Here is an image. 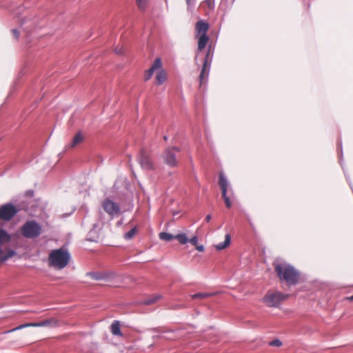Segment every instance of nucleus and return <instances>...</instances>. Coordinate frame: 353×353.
<instances>
[{
    "instance_id": "2f4dec72",
    "label": "nucleus",
    "mask_w": 353,
    "mask_h": 353,
    "mask_svg": "<svg viewBox=\"0 0 353 353\" xmlns=\"http://www.w3.org/2000/svg\"><path fill=\"white\" fill-rule=\"evenodd\" d=\"M33 327H47V323L46 321L39 323H33Z\"/></svg>"
},
{
    "instance_id": "6e6552de",
    "label": "nucleus",
    "mask_w": 353,
    "mask_h": 353,
    "mask_svg": "<svg viewBox=\"0 0 353 353\" xmlns=\"http://www.w3.org/2000/svg\"><path fill=\"white\" fill-rule=\"evenodd\" d=\"M219 184L221 190L222 197L225 201L227 208H230L232 205L229 196H227V190L228 187V181L223 172L219 173Z\"/></svg>"
},
{
    "instance_id": "4468645a",
    "label": "nucleus",
    "mask_w": 353,
    "mask_h": 353,
    "mask_svg": "<svg viewBox=\"0 0 353 353\" xmlns=\"http://www.w3.org/2000/svg\"><path fill=\"white\" fill-rule=\"evenodd\" d=\"M196 35L207 34V32L209 29V25L207 22L199 20L196 22L195 26Z\"/></svg>"
},
{
    "instance_id": "7ed1b4c3",
    "label": "nucleus",
    "mask_w": 353,
    "mask_h": 353,
    "mask_svg": "<svg viewBox=\"0 0 353 353\" xmlns=\"http://www.w3.org/2000/svg\"><path fill=\"white\" fill-rule=\"evenodd\" d=\"M41 228L34 221H27L22 227L23 235L28 239H34L41 234Z\"/></svg>"
},
{
    "instance_id": "a211bd4d",
    "label": "nucleus",
    "mask_w": 353,
    "mask_h": 353,
    "mask_svg": "<svg viewBox=\"0 0 353 353\" xmlns=\"http://www.w3.org/2000/svg\"><path fill=\"white\" fill-rule=\"evenodd\" d=\"M231 239L229 234H227L225 236V241L223 243H218L215 245V248L217 250H223L226 248L230 243Z\"/></svg>"
},
{
    "instance_id": "5701e85b",
    "label": "nucleus",
    "mask_w": 353,
    "mask_h": 353,
    "mask_svg": "<svg viewBox=\"0 0 353 353\" xmlns=\"http://www.w3.org/2000/svg\"><path fill=\"white\" fill-rule=\"evenodd\" d=\"M33 327V323H24V324H21L14 328H12V330H7V331H5L3 333H9V332H14V331H16V330H21L23 328H25V327Z\"/></svg>"
},
{
    "instance_id": "b1692460",
    "label": "nucleus",
    "mask_w": 353,
    "mask_h": 353,
    "mask_svg": "<svg viewBox=\"0 0 353 353\" xmlns=\"http://www.w3.org/2000/svg\"><path fill=\"white\" fill-rule=\"evenodd\" d=\"M14 254H15V252L13 250H9L7 252H3L1 250V262L6 261L9 258L14 256Z\"/></svg>"
},
{
    "instance_id": "72a5a7b5",
    "label": "nucleus",
    "mask_w": 353,
    "mask_h": 353,
    "mask_svg": "<svg viewBox=\"0 0 353 353\" xmlns=\"http://www.w3.org/2000/svg\"><path fill=\"white\" fill-rule=\"evenodd\" d=\"M114 52L118 54H121L123 53V47H117L114 49Z\"/></svg>"
},
{
    "instance_id": "2eb2a0df",
    "label": "nucleus",
    "mask_w": 353,
    "mask_h": 353,
    "mask_svg": "<svg viewBox=\"0 0 353 353\" xmlns=\"http://www.w3.org/2000/svg\"><path fill=\"white\" fill-rule=\"evenodd\" d=\"M196 37L198 39V52L195 57V60L196 61L199 52L201 51L206 46L209 37L207 34L196 35Z\"/></svg>"
},
{
    "instance_id": "a878e982",
    "label": "nucleus",
    "mask_w": 353,
    "mask_h": 353,
    "mask_svg": "<svg viewBox=\"0 0 353 353\" xmlns=\"http://www.w3.org/2000/svg\"><path fill=\"white\" fill-rule=\"evenodd\" d=\"M161 299V296L160 295H155L152 298L148 299L144 301V303L145 305H150L156 303L158 300Z\"/></svg>"
},
{
    "instance_id": "0eeeda50",
    "label": "nucleus",
    "mask_w": 353,
    "mask_h": 353,
    "mask_svg": "<svg viewBox=\"0 0 353 353\" xmlns=\"http://www.w3.org/2000/svg\"><path fill=\"white\" fill-rule=\"evenodd\" d=\"M102 206L105 212L111 216H118L121 213L120 205L110 199H105Z\"/></svg>"
},
{
    "instance_id": "c9c22d12",
    "label": "nucleus",
    "mask_w": 353,
    "mask_h": 353,
    "mask_svg": "<svg viewBox=\"0 0 353 353\" xmlns=\"http://www.w3.org/2000/svg\"><path fill=\"white\" fill-rule=\"evenodd\" d=\"M8 239V234L7 232L3 230H1V242L5 240V239Z\"/></svg>"
},
{
    "instance_id": "1a4fd4ad",
    "label": "nucleus",
    "mask_w": 353,
    "mask_h": 353,
    "mask_svg": "<svg viewBox=\"0 0 353 353\" xmlns=\"http://www.w3.org/2000/svg\"><path fill=\"white\" fill-rule=\"evenodd\" d=\"M19 211V208L12 203L1 205V220L10 221Z\"/></svg>"
},
{
    "instance_id": "e433bc0d",
    "label": "nucleus",
    "mask_w": 353,
    "mask_h": 353,
    "mask_svg": "<svg viewBox=\"0 0 353 353\" xmlns=\"http://www.w3.org/2000/svg\"><path fill=\"white\" fill-rule=\"evenodd\" d=\"M196 249L199 252H203L204 251V246L203 245H196Z\"/></svg>"
},
{
    "instance_id": "4c0bfd02",
    "label": "nucleus",
    "mask_w": 353,
    "mask_h": 353,
    "mask_svg": "<svg viewBox=\"0 0 353 353\" xmlns=\"http://www.w3.org/2000/svg\"><path fill=\"white\" fill-rule=\"evenodd\" d=\"M211 218H212V217H211V215H210V214L207 215V216H205V221H206V222H209V221L211 220Z\"/></svg>"
},
{
    "instance_id": "ea45409f",
    "label": "nucleus",
    "mask_w": 353,
    "mask_h": 353,
    "mask_svg": "<svg viewBox=\"0 0 353 353\" xmlns=\"http://www.w3.org/2000/svg\"><path fill=\"white\" fill-rule=\"evenodd\" d=\"M339 147L341 148V143H339Z\"/></svg>"
},
{
    "instance_id": "423d86ee",
    "label": "nucleus",
    "mask_w": 353,
    "mask_h": 353,
    "mask_svg": "<svg viewBox=\"0 0 353 353\" xmlns=\"http://www.w3.org/2000/svg\"><path fill=\"white\" fill-rule=\"evenodd\" d=\"M180 149L177 147L168 148L165 149L163 154V159L168 166L175 167L177 165V160L176 159V152H179Z\"/></svg>"
},
{
    "instance_id": "c756f323",
    "label": "nucleus",
    "mask_w": 353,
    "mask_h": 353,
    "mask_svg": "<svg viewBox=\"0 0 353 353\" xmlns=\"http://www.w3.org/2000/svg\"><path fill=\"white\" fill-rule=\"evenodd\" d=\"M46 322L47 323V326L55 327L57 325V321L54 319L46 320Z\"/></svg>"
},
{
    "instance_id": "412c9836",
    "label": "nucleus",
    "mask_w": 353,
    "mask_h": 353,
    "mask_svg": "<svg viewBox=\"0 0 353 353\" xmlns=\"http://www.w3.org/2000/svg\"><path fill=\"white\" fill-rule=\"evenodd\" d=\"M214 293H208V292H199L194 294H192L191 296L192 299H205L210 296H213Z\"/></svg>"
},
{
    "instance_id": "393cba45",
    "label": "nucleus",
    "mask_w": 353,
    "mask_h": 353,
    "mask_svg": "<svg viewBox=\"0 0 353 353\" xmlns=\"http://www.w3.org/2000/svg\"><path fill=\"white\" fill-rule=\"evenodd\" d=\"M196 0H185L187 5V10L190 12H192L196 4Z\"/></svg>"
},
{
    "instance_id": "dca6fc26",
    "label": "nucleus",
    "mask_w": 353,
    "mask_h": 353,
    "mask_svg": "<svg viewBox=\"0 0 353 353\" xmlns=\"http://www.w3.org/2000/svg\"><path fill=\"white\" fill-rule=\"evenodd\" d=\"M83 134H82V133L81 132H79L78 133H77L74 135V137L71 143H70L68 145H66V148H74L76 145H77L79 143H81L83 141Z\"/></svg>"
},
{
    "instance_id": "aec40b11",
    "label": "nucleus",
    "mask_w": 353,
    "mask_h": 353,
    "mask_svg": "<svg viewBox=\"0 0 353 353\" xmlns=\"http://www.w3.org/2000/svg\"><path fill=\"white\" fill-rule=\"evenodd\" d=\"M159 239L165 241H170L172 239H175V235L168 232H161L159 234Z\"/></svg>"
},
{
    "instance_id": "58836bf2",
    "label": "nucleus",
    "mask_w": 353,
    "mask_h": 353,
    "mask_svg": "<svg viewBox=\"0 0 353 353\" xmlns=\"http://www.w3.org/2000/svg\"><path fill=\"white\" fill-rule=\"evenodd\" d=\"M348 300H350V301H353V295L352 296H350L348 298H347Z\"/></svg>"
},
{
    "instance_id": "9d476101",
    "label": "nucleus",
    "mask_w": 353,
    "mask_h": 353,
    "mask_svg": "<svg viewBox=\"0 0 353 353\" xmlns=\"http://www.w3.org/2000/svg\"><path fill=\"white\" fill-rule=\"evenodd\" d=\"M211 61L212 57H210V50H208V52L206 53L205 58L203 63V67L200 74L201 84L205 82L208 79L209 72L210 70Z\"/></svg>"
},
{
    "instance_id": "f8f14e48",
    "label": "nucleus",
    "mask_w": 353,
    "mask_h": 353,
    "mask_svg": "<svg viewBox=\"0 0 353 353\" xmlns=\"http://www.w3.org/2000/svg\"><path fill=\"white\" fill-rule=\"evenodd\" d=\"M161 61L160 58H157L154 61L152 65L146 71L145 74V81H148L153 75L154 72L157 70L161 69Z\"/></svg>"
},
{
    "instance_id": "f3484780",
    "label": "nucleus",
    "mask_w": 353,
    "mask_h": 353,
    "mask_svg": "<svg viewBox=\"0 0 353 353\" xmlns=\"http://www.w3.org/2000/svg\"><path fill=\"white\" fill-rule=\"evenodd\" d=\"M111 332L114 336H122L120 328V323L118 321H114L110 327Z\"/></svg>"
},
{
    "instance_id": "4be33fe9",
    "label": "nucleus",
    "mask_w": 353,
    "mask_h": 353,
    "mask_svg": "<svg viewBox=\"0 0 353 353\" xmlns=\"http://www.w3.org/2000/svg\"><path fill=\"white\" fill-rule=\"evenodd\" d=\"M175 239H177L179 242L182 245L187 243L189 241L186 234L184 233L178 234L175 235Z\"/></svg>"
},
{
    "instance_id": "cd10ccee",
    "label": "nucleus",
    "mask_w": 353,
    "mask_h": 353,
    "mask_svg": "<svg viewBox=\"0 0 353 353\" xmlns=\"http://www.w3.org/2000/svg\"><path fill=\"white\" fill-rule=\"evenodd\" d=\"M148 0H137V3L139 9L144 10L146 8Z\"/></svg>"
},
{
    "instance_id": "f03ea898",
    "label": "nucleus",
    "mask_w": 353,
    "mask_h": 353,
    "mask_svg": "<svg viewBox=\"0 0 353 353\" xmlns=\"http://www.w3.org/2000/svg\"><path fill=\"white\" fill-rule=\"evenodd\" d=\"M70 259V254L66 249H55L49 254L48 265L54 269L61 270L68 265Z\"/></svg>"
},
{
    "instance_id": "f257e3e1",
    "label": "nucleus",
    "mask_w": 353,
    "mask_h": 353,
    "mask_svg": "<svg viewBox=\"0 0 353 353\" xmlns=\"http://www.w3.org/2000/svg\"><path fill=\"white\" fill-rule=\"evenodd\" d=\"M273 265L280 280L285 281L290 285H295L299 283L300 273L292 265L276 260Z\"/></svg>"
},
{
    "instance_id": "ddd939ff",
    "label": "nucleus",
    "mask_w": 353,
    "mask_h": 353,
    "mask_svg": "<svg viewBox=\"0 0 353 353\" xmlns=\"http://www.w3.org/2000/svg\"><path fill=\"white\" fill-rule=\"evenodd\" d=\"M88 275L93 279L99 281V280H105L109 281L114 277V274L113 273H99V272H90Z\"/></svg>"
},
{
    "instance_id": "f704fd0d",
    "label": "nucleus",
    "mask_w": 353,
    "mask_h": 353,
    "mask_svg": "<svg viewBox=\"0 0 353 353\" xmlns=\"http://www.w3.org/2000/svg\"><path fill=\"white\" fill-rule=\"evenodd\" d=\"M12 32L15 39H18L19 37V32L17 29H12Z\"/></svg>"
},
{
    "instance_id": "6ab92c4d",
    "label": "nucleus",
    "mask_w": 353,
    "mask_h": 353,
    "mask_svg": "<svg viewBox=\"0 0 353 353\" xmlns=\"http://www.w3.org/2000/svg\"><path fill=\"white\" fill-rule=\"evenodd\" d=\"M157 72L156 79L157 81V83L161 85L163 84L167 79V74L163 70H160Z\"/></svg>"
},
{
    "instance_id": "c85d7f7f",
    "label": "nucleus",
    "mask_w": 353,
    "mask_h": 353,
    "mask_svg": "<svg viewBox=\"0 0 353 353\" xmlns=\"http://www.w3.org/2000/svg\"><path fill=\"white\" fill-rule=\"evenodd\" d=\"M209 10H212L214 7V3L213 0H204L203 2Z\"/></svg>"
},
{
    "instance_id": "39448f33",
    "label": "nucleus",
    "mask_w": 353,
    "mask_h": 353,
    "mask_svg": "<svg viewBox=\"0 0 353 353\" xmlns=\"http://www.w3.org/2000/svg\"><path fill=\"white\" fill-rule=\"evenodd\" d=\"M19 20L21 28L26 32L33 30L39 25V19L32 14L24 15L19 18Z\"/></svg>"
},
{
    "instance_id": "7c9ffc66",
    "label": "nucleus",
    "mask_w": 353,
    "mask_h": 353,
    "mask_svg": "<svg viewBox=\"0 0 353 353\" xmlns=\"http://www.w3.org/2000/svg\"><path fill=\"white\" fill-rule=\"evenodd\" d=\"M271 346L280 347L282 345V342L279 339H275L270 342Z\"/></svg>"
},
{
    "instance_id": "9b49d317",
    "label": "nucleus",
    "mask_w": 353,
    "mask_h": 353,
    "mask_svg": "<svg viewBox=\"0 0 353 353\" xmlns=\"http://www.w3.org/2000/svg\"><path fill=\"white\" fill-rule=\"evenodd\" d=\"M139 162L141 168L144 170H152L153 163L149 155L144 151H141L139 156Z\"/></svg>"
},
{
    "instance_id": "20e7f679",
    "label": "nucleus",
    "mask_w": 353,
    "mask_h": 353,
    "mask_svg": "<svg viewBox=\"0 0 353 353\" xmlns=\"http://www.w3.org/2000/svg\"><path fill=\"white\" fill-rule=\"evenodd\" d=\"M288 297V294L279 292H270L263 297V301L268 307H278Z\"/></svg>"
},
{
    "instance_id": "bb28decb",
    "label": "nucleus",
    "mask_w": 353,
    "mask_h": 353,
    "mask_svg": "<svg viewBox=\"0 0 353 353\" xmlns=\"http://www.w3.org/2000/svg\"><path fill=\"white\" fill-rule=\"evenodd\" d=\"M137 229L135 228H132L124 234V238L127 240L131 239L135 235Z\"/></svg>"
},
{
    "instance_id": "473e14b6",
    "label": "nucleus",
    "mask_w": 353,
    "mask_h": 353,
    "mask_svg": "<svg viewBox=\"0 0 353 353\" xmlns=\"http://www.w3.org/2000/svg\"><path fill=\"white\" fill-rule=\"evenodd\" d=\"M188 241H190L192 245H196L198 243V238L197 236H194L192 237L190 239H189Z\"/></svg>"
}]
</instances>
